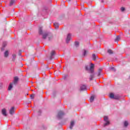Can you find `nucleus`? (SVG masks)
Masks as SVG:
<instances>
[{
    "label": "nucleus",
    "mask_w": 130,
    "mask_h": 130,
    "mask_svg": "<svg viewBox=\"0 0 130 130\" xmlns=\"http://www.w3.org/2000/svg\"><path fill=\"white\" fill-rule=\"evenodd\" d=\"M53 38V37L51 33H45L43 35V39H46V38H48V40H51Z\"/></svg>",
    "instance_id": "f257e3e1"
},
{
    "label": "nucleus",
    "mask_w": 130,
    "mask_h": 130,
    "mask_svg": "<svg viewBox=\"0 0 130 130\" xmlns=\"http://www.w3.org/2000/svg\"><path fill=\"white\" fill-rule=\"evenodd\" d=\"M85 69L86 71H89V73L92 74V73H94V64L92 63H90V69L87 66L85 67Z\"/></svg>",
    "instance_id": "f03ea898"
},
{
    "label": "nucleus",
    "mask_w": 130,
    "mask_h": 130,
    "mask_svg": "<svg viewBox=\"0 0 130 130\" xmlns=\"http://www.w3.org/2000/svg\"><path fill=\"white\" fill-rule=\"evenodd\" d=\"M104 120L106 122V123L104 124V127H105L106 125H109V124H110V122L108 121V117L105 116L104 117Z\"/></svg>",
    "instance_id": "7ed1b4c3"
},
{
    "label": "nucleus",
    "mask_w": 130,
    "mask_h": 130,
    "mask_svg": "<svg viewBox=\"0 0 130 130\" xmlns=\"http://www.w3.org/2000/svg\"><path fill=\"white\" fill-rule=\"evenodd\" d=\"M63 115H64V113L63 112L60 111L58 113L57 117L59 119H60V118H61Z\"/></svg>",
    "instance_id": "20e7f679"
},
{
    "label": "nucleus",
    "mask_w": 130,
    "mask_h": 130,
    "mask_svg": "<svg viewBox=\"0 0 130 130\" xmlns=\"http://www.w3.org/2000/svg\"><path fill=\"white\" fill-rule=\"evenodd\" d=\"M72 36V35H71V34H69L67 36V38L66 39V43H69V42H70V40H71V37Z\"/></svg>",
    "instance_id": "39448f33"
},
{
    "label": "nucleus",
    "mask_w": 130,
    "mask_h": 130,
    "mask_svg": "<svg viewBox=\"0 0 130 130\" xmlns=\"http://www.w3.org/2000/svg\"><path fill=\"white\" fill-rule=\"evenodd\" d=\"M7 42H4L2 45V48H1V50L3 51V50H5V47L7 46Z\"/></svg>",
    "instance_id": "423d86ee"
},
{
    "label": "nucleus",
    "mask_w": 130,
    "mask_h": 130,
    "mask_svg": "<svg viewBox=\"0 0 130 130\" xmlns=\"http://www.w3.org/2000/svg\"><path fill=\"white\" fill-rule=\"evenodd\" d=\"M14 112H15V108L14 107H12L10 110L9 113L10 114H14Z\"/></svg>",
    "instance_id": "0eeeda50"
},
{
    "label": "nucleus",
    "mask_w": 130,
    "mask_h": 130,
    "mask_svg": "<svg viewBox=\"0 0 130 130\" xmlns=\"http://www.w3.org/2000/svg\"><path fill=\"white\" fill-rule=\"evenodd\" d=\"M86 88H87V86H86V85H82L80 86V90L81 91H84L86 90Z\"/></svg>",
    "instance_id": "6e6552de"
},
{
    "label": "nucleus",
    "mask_w": 130,
    "mask_h": 130,
    "mask_svg": "<svg viewBox=\"0 0 130 130\" xmlns=\"http://www.w3.org/2000/svg\"><path fill=\"white\" fill-rule=\"evenodd\" d=\"M39 34L40 35H42L43 34V31L42 30V27L40 26L39 28Z\"/></svg>",
    "instance_id": "1a4fd4ad"
},
{
    "label": "nucleus",
    "mask_w": 130,
    "mask_h": 130,
    "mask_svg": "<svg viewBox=\"0 0 130 130\" xmlns=\"http://www.w3.org/2000/svg\"><path fill=\"white\" fill-rule=\"evenodd\" d=\"M55 54V51H52L51 52V56L50 57V59H52L53 58V56Z\"/></svg>",
    "instance_id": "9d476101"
},
{
    "label": "nucleus",
    "mask_w": 130,
    "mask_h": 130,
    "mask_svg": "<svg viewBox=\"0 0 130 130\" xmlns=\"http://www.w3.org/2000/svg\"><path fill=\"white\" fill-rule=\"evenodd\" d=\"M2 114L4 116H7V111L6 110V109H3L2 110Z\"/></svg>",
    "instance_id": "9b49d317"
},
{
    "label": "nucleus",
    "mask_w": 130,
    "mask_h": 130,
    "mask_svg": "<svg viewBox=\"0 0 130 130\" xmlns=\"http://www.w3.org/2000/svg\"><path fill=\"white\" fill-rule=\"evenodd\" d=\"M74 125H75V122L74 121H72L71 122L70 126V129H73V126H74Z\"/></svg>",
    "instance_id": "f8f14e48"
},
{
    "label": "nucleus",
    "mask_w": 130,
    "mask_h": 130,
    "mask_svg": "<svg viewBox=\"0 0 130 130\" xmlns=\"http://www.w3.org/2000/svg\"><path fill=\"white\" fill-rule=\"evenodd\" d=\"M19 80V78L17 77H14V84H17L18 81Z\"/></svg>",
    "instance_id": "ddd939ff"
},
{
    "label": "nucleus",
    "mask_w": 130,
    "mask_h": 130,
    "mask_svg": "<svg viewBox=\"0 0 130 130\" xmlns=\"http://www.w3.org/2000/svg\"><path fill=\"white\" fill-rule=\"evenodd\" d=\"M54 26L55 29H57V28H58V27H59L58 23L57 22H55L54 23Z\"/></svg>",
    "instance_id": "4468645a"
},
{
    "label": "nucleus",
    "mask_w": 130,
    "mask_h": 130,
    "mask_svg": "<svg viewBox=\"0 0 130 130\" xmlns=\"http://www.w3.org/2000/svg\"><path fill=\"white\" fill-rule=\"evenodd\" d=\"M4 56L5 57H8V56H9V51H5V52L4 53Z\"/></svg>",
    "instance_id": "2eb2a0df"
},
{
    "label": "nucleus",
    "mask_w": 130,
    "mask_h": 130,
    "mask_svg": "<svg viewBox=\"0 0 130 130\" xmlns=\"http://www.w3.org/2000/svg\"><path fill=\"white\" fill-rule=\"evenodd\" d=\"M119 40H120V36H117L115 41V42H117V41H119Z\"/></svg>",
    "instance_id": "dca6fc26"
},
{
    "label": "nucleus",
    "mask_w": 130,
    "mask_h": 130,
    "mask_svg": "<svg viewBox=\"0 0 130 130\" xmlns=\"http://www.w3.org/2000/svg\"><path fill=\"white\" fill-rule=\"evenodd\" d=\"M110 98L113 99L114 98V94L111 93L109 95Z\"/></svg>",
    "instance_id": "f3484780"
},
{
    "label": "nucleus",
    "mask_w": 130,
    "mask_h": 130,
    "mask_svg": "<svg viewBox=\"0 0 130 130\" xmlns=\"http://www.w3.org/2000/svg\"><path fill=\"white\" fill-rule=\"evenodd\" d=\"M94 74H91L89 77L90 81H92V80H93V79H94Z\"/></svg>",
    "instance_id": "a211bd4d"
},
{
    "label": "nucleus",
    "mask_w": 130,
    "mask_h": 130,
    "mask_svg": "<svg viewBox=\"0 0 130 130\" xmlns=\"http://www.w3.org/2000/svg\"><path fill=\"white\" fill-rule=\"evenodd\" d=\"M94 74H91L89 77L90 81H92V80H93V79H94Z\"/></svg>",
    "instance_id": "6ab92c4d"
},
{
    "label": "nucleus",
    "mask_w": 130,
    "mask_h": 130,
    "mask_svg": "<svg viewBox=\"0 0 130 130\" xmlns=\"http://www.w3.org/2000/svg\"><path fill=\"white\" fill-rule=\"evenodd\" d=\"M94 98L95 97L94 96V95L91 96L90 99V102H93L94 101Z\"/></svg>",
    "instance_id": "aec40b11"
},
{
    "label": "nucleus",
    "mask_w": 130,
    "mask_h": 130,
    "mask_svg": "<svg viewBox=\"0 0 130 130\" xmlns=\"http://www.w3.org/2000/svg\"><path fill=\"white\" fill-rule=\"evenodd\" d=\"M97 57H98L96 56V55H95V54H92V59H93V60H96V58Z\"/></svg>",
    "instance_id": "412c9836"
},
{
    "label": "nucleus",
    "mask_w": 130,
    "mask_h": 130,
    "mask_svg": "<svg viewBox=\"0 0 130 130\" xmlns=\"http://www.w3.org/2000/svg\"><path fill=\"white\" fill-rule=\"evenodd\" d=\"M15 4V0H11L10 3V6H13Z\"/></svg>",
    "instance_id": "4be33fe9"
},
{
    "label": "nucleus",
    "mask_w": 130,
    "mask_h": 130,
    "mask_svg": "<svg viewBox=\"0 0 130 130\" xmlns=\"http://www.w3.org/2000/svg\"><path fill=\"white\" fill-rule=\"evenodd\" d=\"M12 88H13V84L10 83V85H9V86L8 87V90H11Z\"/></svg>",
    "instance_id": "5701e85b"
},
{
    "label": "nucleus",
    "mask_w": 130,
    "mask_h": 130,
    "mask_svg": "<svg viewBox=\"0 0 130 130\" xmlns=\"http://www.w3.org/2000/svg\"><path fill=\"white\" fill-rule=\"evenodd\" d=\"M12 57H13L12 60L14 61L15 59H16V57H17V55H16V54H13Z\"/></svg>",
    "instance_id": "b1692460"
},
{
    "label": "nucleus",
    "mask_w": 130,
    "mask_h": 130,
    "mask_svg": "<svg viewBox=\"0 0 130 130\" xmlns=\"http://www.w3.org/2000/svg\"><path fill=\"white\" fill-rule=\"evenodd\" d=\"M124 125L125 127L127 126V125H128V122L127 121H125L124 122Z\"/></svg>",
    "instance_id": "393cba45"
},
{
    "label": "nucleus",
    "mask_w": 130,
    "mask_h": 130,
    "mask_svg": "<svg viewBox=\"0 0 130 130\" xmlns=\"http://www.w3.org/2000/svg\"><path fill=\"white\" fill-rule=\"evenodd\" d=\"M113 99H115L116 100H118V99H119V96H118V95H114Z\"/></svg>",
    "instance_id": "a878e982"
},
{
    "label": "nucleus",
    "mask_w": 130,
    "mask_h": 130,
    "mask_svg": "<svg viewBox=\"0 0 130 130\" xmlns=\"http://www.w3.org/2000/svg\"><path fill=\"white\" fill-rule=\"evenodd\" d=\"M101 72H102V69H99L98 76H100V75H101Z\"/></svg>",
    "instance_id": "bb28decb"
},
{
    "label": "nucleus",
    "mask_w": 130,
    "mask_h": 130,
    "mask_svg": "<svg viewBox=\"0 0 130 130\" xmlns=\"http://www.w3.org/2000/svg\"><path fill=\"white\" fill-rule=\"evenodd\" d=\"M108 53H109V54H112V53H113V51H112V50H108Z\"/></svg>",
    "instance_id": "cd10ccee"
},
{
    "label": "nucleus",
    "mask_w": 130,
    "mask_h": 130,
    "mask_svg": "<svg viewBox=\"0 0 130 130\" xmlns=\"http://www.w3.org/2000/svg\"><path fill=\"white\" fill-rule=\"evenodd\" d=\"M83 56H85L86 54H87V51L86 50H83Z\"/></svg>",
    "instance_id": "c85d7f7f"
},
{
    "label": "nucleus",
    "mask_w": 130,
    "mask_h": 130,
    "mask_svg": "<svg viewBox=\"0 0 130 130\" xmlns=\"http://www.w3.org/2000/svg\"><path fill=\"white\" fill-rule=\"evenodd\" d=\"M75 46H76V47H78L79 44V42H75Z\"/></svg>",
    "instance_id": "c756f323"
},
{
    "label": "nucleus",
    "mask_w": 130,
    "mask_h": 130,
    "mask_svg": "<svg viewBox=\"0 0 130 130\" xmlns=\"http://www.w3.org/2000/svg\"><path fill=\"white\" fill-rule=\"evenodd\" d=\"M121 12H124V11L125 10V9L124 7H121L120 9Z\"/></svg>",
    "instance_id": "7c9ffc66"
},
{
    "label": "nucleus",
    "mask_w": 130,
    "mask_h": 130,
    "mask_svg": "<svg viewBox=\"0 0 130 130\" xmlns=\"http://www.w3.org/2000/svg\"><path fill=\"white\" fill-rule=\"evenodd\" d=\"M30 97L31 99H34L35 95L34 94H31Z\"/></svg>",
    "instance_id": "2f4dec72"
},
{
    "label": "nucleus",
    "mask_w": 130,
    "mask_h": 130,
    "mask_svg": "<svg viewBox=\"0 0 130 130\" xmlns=\"http://www.w3.org/2000/svg\"><path fill=\"white\" fill-rule=\"evenodd\" d=\"M39 113V115H40V114H41V111L40 110L38 112Z\"/></svg>",
    "instance_id": "473e14b6"
},
{
    "label": "nucleus",
    "mask_w": 130,
    "mask_h": 130,
    "mask_svg": "<svg viewBox=\"0 0 130 130\" xmlns=\"http://www.w3.org/2000/svg\"><path fill=\"white\" fill-rule=\"evenodd\" d=\"M68 2H71V0H67Z\"/></svg>",
    "instance_id": "72a5a7b5"
},
{
    "label": "nucleus",
    "mask_w": 130,
    "mask_h": 130,
    "mask_svg": "<svg viewBox=\"0 0 130 130\" xmlns=\"http://www.w3.org/2000/svg\"><path fill=\"white\" fill-rule=\"evenodd\" d=\"M104 1H103V0H102V3H104Z\"/></svg>",
    "instance_id": "f704fd0d"
},
{
    "label": "nucleus",
    "mask_w": 130,
    "mask_h": 130,
    "mask_svg": "<svg viewBox=\"0 0 130 130\" xmlns=\"http://www.w3.org/2000/svg\"><path fill=\"white\" fill-rule=\"evenodd\" d=\"M113 69H114V68H113V67L111 68V70H113Z\"/></svg>",
    "instance_id": "c9c22d12"
}]
</instances>
